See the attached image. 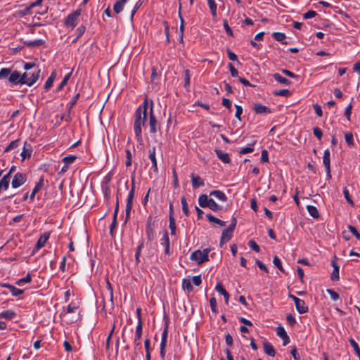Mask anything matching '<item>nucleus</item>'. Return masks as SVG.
Segmentation results:
<instances>
[{"label": "nucleus", "mask_w": 360, "mask_h": 360, "mask_svg": "<svg viewBox=\"0 0 360 360\" xmlns=\"http://www.w3.org/2000/svg\"><path fill=\"white\" fill-rule=\"evenodd\" d=\"M131 187L129 192L127 199V203H126V209H125V223L128 221L130 217V213L131 208L133 207V200L135 195V176L134 174L131 175Z\"/></svg>", "instance_id": "f257e3e1"}, {"label": "nucleus", "mask_w": 360, "mask_h": 360, "mask_svg": "<svg viewBox=\"0 0 360 360\" xmlns=\"http://www.w3.org/2000/svg\"><path fill=\"white\" fill-rule=\"evenodd\" d=\"M210 252V248H205L202 251L198 250L194 251L190 256V259L192 261L197 262L198 265L209 261V253Z\"/></svg>", "instance_id": "f03ea898"}, {"label": "nucleus", "mask_w": 360, "mask_h": 360, "mask_svg": "<svg viewBox=\"0 0 360 360\" xmlns=\"http://www.w3.org/2000/svg\"><path fill=\"white\" fill-rule=\"evenodd\" d=\"M26 77V74L20 75V73L17 70H15L13 72L11 71L10 76L8 77V82L14 85L20 84L32 86L33 85V80L29 82L27 80L23 81V79H25Z\"/></svg>", "instance_id": "7ed1b4c3"}, {"label": "nucleus", "mask_w": 360, "mask_h": 360, "mask_svg": "<svg viewBox=\"0 0 360 360\" xmlns=\"http://www.w3.org/2000/svg\"><path fill=\"white\" fill-rule=\"evenodd\" d=\"M143 117H141V114H136L134 124V129L136 134V137L137 141H141L142 139V131L141 127L144 125L145 122L147 119V114H143Z\"/></svg>", "instance_id": "20e7f679"}, {"label": "nucleus", "mask_w": 360, "mask_h": 360, "mask_svg": "<svg viewBox=\"0 0 360 360\" xmlns=\"http://www.w3.org/2000/svg\"><path fill=\"white\" fill-rule=\"evenodd\" d=\"M155 221L153 219L151 216H149L147 219L146 224V233L147 235V238L149 241H152L154 240L155 236Z\"/></svg>", "instance_id": "39448f33"}, {"label": "nucleus", "mask_w": 360, "mask_h": 360, "mask_svg": "<svg viewBox=\"0 0 360 360\" xmlns=\"http://www.w3.org/2000/svg\"><path fill=\"white\" fill-rule=\"evenodd\" d=\"M81 9H77L74 12L70 13L65 20V25L70 27L72 29H74L77 25L78 18L81 15Z\"/></svg>", "instance_id": "423d86ee"}, {"label": "nucleus", "mask_w": 360, "mask_h": 360, "mask_svg": "<svg viewBox=\"0 0 360 360\" xmlns=\"http://www.w3.org/2000/svg\"><path fill=\"white\" fill-rule=\"evenodd\" d=\"M24 69L27 71H32L33 84L38 80L41 70L37 65L34 63H26L24 65Z\"/></svg>", "instance_id": "0eeeda50"}, {"label": "nucleus", "mask_w": 360, "mask_h": 360, "mask_svg": "<svg viewBox=\"0 0 360 360\" xmlns=\"http://www.w3.org/2000/svg\"><path fill=\"white\" fill-rule=\"evenodd\" d=\"M153 112V101L148 100L147 97L145 98L143 103L136 110V112Z\"/></svg>", "instance_id": "6e6552de"}, {"label": "nucleus", "mask_w": 360, "mask_h": 360, "mask_svg": "<svg viewBox=\"0 0 360 360\" xmlns=\"http://www.w3.org/2000/svg\"><path fill=\"white\" fill-rule=\"evenodd\" d=\"M120 195V193L117 191V195H116V205H115V210H114V213H113V219H112V224L110 226V233L111 236L113 235V230L117 226V214H118V211H119V196Z\"/></svg>", "instance_id": "1a4fd4ad"}, {"label": "nucleus", "mask_w": 360, "mask_h": 360, "mask_svg": "<svg viewBox=\"0 0 360 360\" xmlns=\"http://www.w3.org/2000/svg\"><path fill=\"white\" fill-rule=\"evenodd\" d=\"M26 181V176L20 172L16 173L11 182L12 187L17 188L23 185Z\"/></svg>", "instance_id": "9d476101"}, {"label": "nucleus", "mask_w": 360, "mask_h": 360, "mask_svg": "<svg viewBox=\"0 0 360 360\" xmlns=\"http://www.w3.org/2000/svg\"><path fill=\"white\" fill-rule=\"evenodd\" d=\"M0 286L1 288H8L10 290V292H11L12 295L14 297L23 294V292H24L23 290L17 288L15 286L11 285V284H8V283H1Z\"/></svg>", "instance_id": "9b49d317"}, {"label": "nucleus", "mask_w": 360, "mask_h": 360, "mask_svg": "<svg viewBox=\"0 0 360 360\" xmlns=\"http://www.w3.org/2000/svg\"><path fill=\"white\" fill-rule=\"evenodd\" d=\"M336 259L337 257L335 256L333 259L331 261V265L333 268V270L330 275V279L333 281L339 280V266L336 263Z\"/></svg>", "instance_id": "f8f14e48"}, {"label": "nucleus", "mask_w": 360, "mask_h": 360, "mask_svg": "<svg viewBox=\"0 0 360 360\" xmlns=\"http://www.w3.org/2000/svg\"><path fill=\"white\" fill-rule=\"evenodd\" d=\"M296 309L300 314H304L308 311L309 309L305 302L301 299L296 300L295 303Z\"/></svg>", "instance_id": "ddd939ff"}, {"label": "nucleus", "mask_w": 360, "mask_h": 360, "mask_svg": "<svg viewBox=\"0 0 360 360\" xmlns=\"http://www.w3.org/2000/svg\"><path fill=\"white\" fill-rule=\"evenodd\" d=\"M192 186L194 189L199 188L200 186H203L205 185L204 181L197 175L194 174H191V175Z\"/></svg>", "instance_id": "4468645a"}, {"label": "nucleus", "mask_w": 360, "mask_h": 360, "mask_svg": "<svg viewBox=\"0 0 360 360\" xmlns=\"http://www.w3.org/2000/svg\"><path fill=\"white\" fill-rule=\"evenodd\" d=\"M233 231L228 229H225L222 231L221 237L220 239V246H222L225 243L230 240L232 238Z\"/></svg>", "instance_id": "2eb2a0df"}, {"label": "nucleus", "mask_w": 360, "mask_h": 360, "mask_svg": "<svg viewBox=\"0 0 360 360\" xmlns=\"http://www.w3.org/2000/svg\"><path fill=\"white\" fill-rule=\"evenodd\" d=\"M49 236H50L49 233H47V232L44 233V234L41 235L40 236V238L38 239L36 246H35V248L37 250H39L41 248H43L45 245L48 239L49 238Z\"/></svg>", "instance_id": "dca6fc26"}, {"label": "nucleus", "mask_w": 360, "mask_h": 360, "mask_svg": "<svg viewBox=\"0 0 360 360\" xmlns=\"http://www.w3.org/2000/svg\"><path fill=\"white\" fill-rule=\"evenodd\" d=\"M149 158L152 162V169L155 172H158L157 160L155 158V147H153L149 150Z\"/></svg>", "instance_id": "f3484780"}, {"label": "nucleus", "mask_w": 360, "mask_h": 360, "mask_svg": "<svg viewBox=\"0 0 360 360\" xmlns=\"http://www.w3.org/2000/svg\"><path fill=\"white\" fill-rule=\"evenodd\" d=\"M217 158L222 161L224 163L229 164L231 162V158H229V155L226 153H224L222 150L219 149L214 150Z\"/></svg>", "instance_id": "a211bd4d"}, {"label": "nucleus", "mask_w": 360, "mask_h": 360, "mask_svg": "<svg viewBox=\"0 0 360 360\" xmlns=\"http://www.w3.org/2000/svg\"><path fill=\"white\" fill-rule=\"evenodd\" d=\"M215 290L219 292L220 294H221L224 297V300H225V303L226 304H228L229 302V292L225 290V288H224L222 283L221 282L218 283L215 287Z\"/></svg>", "instance_id": "6ab92c4d"}, {"label": "nucleus", "mask_w": 360, "mask_h": 360, "mask_svg": "<svg viewBox=\"0 0 360 360\" xmlns=\"http://www.w3.org/2000/svg\"><path fill=\"white\" fill-rule=\"evenodd\" d=\"M181 4H180L179 8V17L181 20V25H180V27H179V41L181 42H182L183 37H184V18L181 13Z\"/></svg>", "instance_id": "aec40b11"}, {"label": "nucleus", "mask_w": 360, "mask_h": 360, "mask_svg": "<svg viewBox=\"0 0 360 360\" xmlns=\"http://www.w3.org/2000/svg\"><path fill=\"white\" fill-rule=\"evenodd\" d=\"M181 4H180L179 8V17L181 20V25H180V27H179V41L181 42H182L183 37H184V18L181 13Z\"/></svg>", "instance_id": "412c9836"}, {"label": "nucleus", "mask_w": 360, "mask_h": 360, "mask_svg": "<svg viewBox=\"0 0 360 360\" xmlns=\"http://www.w3.org/2000/svg\"><path fill=\"white\" fill-rule=\"evenodd\" d=\"M264 351L270 356L274 357L276 355V351L272 345L268 342L264 343Z\"/></svg>", "instance_id": "4be33fe9"}, {"label": "nucleus", "mask_w": 360, "mask_h": 360, "mask_svg": "<svg viewBox=\"0 0 360 360\" xmlns=\"http://www.w3.org/2000/svg\"><path fill=\"white\" fill-rule=\"evenodd\" d=\"M44 185V179L42 177L40 178L39 182L35 185L34 189L32 190L30 198L32 200L34 198V196L37 193H38Z\"/></svg>", "instance_id": "5701e85b"}, {"label": "nucleus", "mask_w": 360, "mask_h": 360, "mask_svg": "<svg viewBox=\"0 0 360 360\" xmlns=\"http://www.w3.org/2000/svg\"><path fill=\"white\" fill-rule=\"evenodd\" d=\"M210 198L206 194H202L198 198V203L201 207H207Z\"/></svg>", "instance_id": "b1692460"}, {"label": "nucleus", "mask_w": 360, "mask_h": 360, "mask_svg": "<svg viewBox=\"0 0 360 360\" xmlns=\"http://www.w3.org/2000/svg\"><path fill=\"white\" fill-rule=\"evenodd\" d=\"M158 121L154 114H150V131L153 134L157 132Z\"/></svg>", "instance_id": "393cba45"}, {"label": "nucleus", "mask_w": 360, "mask_h": 360, "mask_svg": "<svg viewBox=\"0 0 360 360\" xmlns=\"http://www.w3.org/2000/svg\"><path fill=\"white\" fill-rule=\"evenodd\" d=\"M15 316H16V314L13 310H6V311H2L0 314V318L8 319V320H12Z\"/></svg>", "instance_id": "a878e982"}, {"label": "nucleus", "mask_w": 360, "mask_h": 360, "mask_svg": "<svg viewBox=\"0 0 360 360\" xmlns=\"http://www.w3.org/2000/svg\"><path fill=\"white\" fill-rule=\"evenodd\" d=\"M210 195L216 197L217 198L223 202H226L227 200L226 195L224 194V193L219 190L212 191L210 192Z\"/></svg>", "instance_id": "bb28decb"}, {"label": "nucleus", "mask_w": 360, "mask_h": 360, "mask_svg": "<svg viewBox=\"0 0 360 360\" xmlns=\"http://www.w3.org/2000/svg\"><path fill=\"white\" fill-rule=\"evenodd\" d=\"M206 217L207 218L208 221L211 223H215L218 225H219L220 226H224L226 225V222L214 217L212 214H206Z\"/></svg>", "instance_id": "cd10ccee"}, {"label": "nucleus", "mask_w": 360, "mask_h": 360, "mask_svg": "<svg viewBox=\"0 0 360 360\" xmlns=\"http://www.w3.org/2000/svg\"><path fill=\"white\" fill-rule=\"evenodd\" d=\"M32 151V150L31 146L30 145L27 146L26 144H25L22 151L21 152V154H20V155L22 158V160L27 158H30L31 156Z\"/></svg>", "instance_id": "c85d7f7f"}, {"label": "nucleus", "mask_w": 360, "mask_h": 360, "mask_svg": "<svg viewBox=\"0 0 360 360\" xmlns=\"http://www.w3.org/2000/svg\"><path fill=\"white\" fill-rule=\"evenodd\" d=\"M273 77L276 81L284 85H289L291 83L289 79L282 77L278 73L274 74Z\"/></svg>", "instance_id": "c756f323"}, {"label": "nucleus", "mask_w": 360, "mask_h": 360, "mask_svg": "<svg viewBox=\"0 0 360 360\" xmlns=\"http://www.w3.org/2000/svg\"><path fill=\"white\" fill-rule=\"evenodd\" d=\"M307 210L309 214L314 219H318L319 217V212L317 208L313 205H307Z\"/></svg>", "instance_id": "7c9ffc66"}, {"label": "nucleus", "mask_w": 360, "mask_h": 360, "mask_svg": "<svg viewBox=\"0 0 360 360\" xmlns=\"http://www.w3.org/2000/svg\"><path fill=\"white\" fill-rule=\"evenodd\" d=\"M323 162L325 166V168L330 167V150L329 149H326L324 150L323 157Z\"/></svg>", "instance_id": "2f4dec72"}, {"label": "nucleus", "mask_w": 360, "mask_h": 360, "mask_svg": "<svg viewBox=\"0 0 360 360\" xmlns=\"http://www.w3.org/2000/svg\"><path fill=\"white\" fill-rule=\"evenodd\" d=\"M182 288L184 290H186L188 292H191L193 290V287L189 279L184 278L182 281Z\"/></svg>", "instance_id": "473e14b6"}, {"label": "nucleus", "mask_w": 360, "mask_h": 360, "mask_svg": "<svg viewBox=\"0 0 360 360\" xmlns=\"http://www.w3.org/2000/svg\"><path fill=\"white\" fill-rule=\"evenodd\" d=\"M345 139L348 146L352 147L354 146L353 134L350 131L344 132Z\"/></svg>", "instance_id": "72a5a7b5"}, {"label": "nucleus", "mask_w": 360, "mask_h": 360, "mask_svg": "<svg viewBox=\"0 0 360 360\" xmlns=\"http://www.w3.org/2000/svg\"><path fill=\"white\" fill-rule=\"evenodd\" d=\"M253 109L255 112H270L269 110L264 105H262L259 103H255L253 106Z\"/></svg>", "instance_id": "f704fd0d"}, {"label": "nucleus", "mask_w": 360, "mask_h": 360, "mask_svg": "<svg viewBox=\"0 0 360 360\" xmlns=\"http://www.w3.org/2000/svg\"><path fill=\"white\" fill-rule=\"evenodd\" d=\"M256 143V141H252L251 143H248V146L245 148H243L240 151V154H246L249 153H252L254 150L253 146Z\"/></svg>", "instance_id": "c9c22d12"}, {"label": "nucleus", "mask_w": 360, "mask_h": 360, "mask_svg": "<svg viewBox=\"0 0 360 360\" xmlns=\"http://www.w3.org/2000/svg\"><path fill=\"white\" fill-rule=\"evenodd\" d=\"M214 212H217L222 210V207L219 205L212 198L209 201V206L207 207Z\"/></svg>", "instance_id": "e433bc0d"}, {"label": "nucleus", "mask_w": 360, "mask_h": 360, "mask_svg": "<svg viewBox=\"0 0 360 360\" xmlns=\"http://www.w3.org/2000/svg\"><path fill=\"white\" fill-rule=\"evenodd\" d=\"M55 77H56V73L53 72V73H51L50 77L47 79V80L46 81V83L44 84L45 90H46V91L49 90L53 86Z\"/></svg>", "instance_id": "4c0bfd02"}, {"label": "nucleus", "mask_w": 360, "mask_h": 360, "mask_svg": "<svg viewBox=\"0 0 360 360\" xmlns=\"http://www.w3.org/2000/svg\"><path fill=\"white\" fill-rule=\"evenodd\" d=\"M207 3L209 5V8L211 11L212 16L213 18L217 17V4L214 2V0H207Z\"/></svg>", "instance_id": "58836bf2"}, {"label": "nucleus", "mask_w": 360, "mask_h": 360, "mask_svg": "<svg viewBox=\"0 0 360 360\" xmlns=\"http://www.w3.org/2000/svg\"><path fill=\"white\" fill-rule=\"evenodd\" d=\"M32 281V276L30 273H28L25 277L22 278H20L19 280H18L16 282H15V284L17 285H19L20 286L22 285V283H30Z\"/></svg>", "instance_id": "ea45409f"}, {"label": "nucleus", "mask_w": 360, "mask_h": 360, "mask_svg": "<svg viewBox=\"0 0 360 360\" xmlns=\"http://www.w3.org/2000/svg\"><path fill=\"white\" fill-rule=\"evenodd\" d=\"M181 205H182L183 212L184 213V214L186 217H188L189 216V210H188V204H187V202H186V200L185 197H182L181 198Z\"/></svg>", "instance_id": "a19ab883"}, {"label": "nucleus", "mask_w": 360, "mask_h": 360, "mask_svg": "<svg viewBox=\"0 0 360 360\" xmlns=\"http://www.w3.org/2000/svg\"><path fill=\"white\" fill-rule=\"evenodd\" d=\"M143 248V242L142 241L139 245V246L137 247L136 248V254H135V262H136V264H138L140 262V255H141V250Z\"/></svg>", "instance_id": "79ce46f5"}, {"label": "nucleus", "mask_w": 360, "mask_h": 360, "mask_svg": "<svg viewBox=\"0 0 360 360\" xmlns=\"http://www.w3.org/2000/svg\"><path fill=\"white\" fill-rule=\"evenodd\" d=\"M142 328H143V322L140 321L138 322V324L136 328L135 337L137 339H141L142 335Z\"/></svg>", "instance_id": "37998d69"}, {"label": "nucleus", "mask_w": 360, "mask_h": 360, "mask_svg": "<svg viewBox=\"0 0 360 360\" xmlns=\"http://www.w3.org/2000/svg\"><path fill=\"white\" fill-rule=\"evenodd\" d=\"M167 335H168V325L166 324V326L163 330L162 334L160 345H167Z\"/></svg>", "instance_id": "c03bdc74"}, {"label": "nucleus", "mask_w": 360, "mask_h": 360, "mask_svg": "<svg viewBox=\"0 0 360 360\" xmlns=\"http://www.w3.org/2000/svg\"><path fill=\"white\" fill-rule=\"evenodd\" d=\"M76 158H77L75 155H69L63 158V162H64V164L69 166L76 160Z\"/></svg>", "instance_id": "a18cd8bd"}, {"label": "nucleus", "mask_w": 360, "mask_h": 360, "mask_svg": "<svg viewBox=\"0 0 360 360\" xmlns=\"http://www.w3.org/2000/svg\"><path fill=\"white\" fill-rule=\"evenodd\" d=\"M11 70L10 68H4L0 70V79H5L6 77L8 78L10 76Z\"/></svg>", "instance_id": "49530a36"}, {"label": "nucleus", "mask_w": 360, "mask_h": 360, "mask_svg": "<svg viewBox=\"0 0 360 360\" xmlns=\"http://www.w3.org/2000/svg\"><path fill=\"white\" fill-rule=\"evenodd\" d=\"M124 6V5L118 0L115 3L113 10L116 13H120L123 10Z\"/></svg>", "instance_id": "de8ad7c7"}, {"label": "nucleus", "mask_w": 360, "mask_h": 360, "mask_svg": "<svg viewBox=\"0 0 360 360\" xmlns=\"http://www.w3.org/2000/svg\"><path fill=\"white\" fill-rule=\"evenodd\" d=\"M273 263L281 271L285 272V270L282 266L281 262L278 256L276 255L274 257Z\"/></svg>", "instance_id": "09e8293b"}, {"label": "nucleus", "mask_w": 360, "mask_h": 360, "mask_svg": "<svg viewBox=\"0 0 360 360\" xmlns=\"http://www.w3.org/2000/svg\"><path fill=\"white\" fill-rule=\"evenodd\" d=\"M44 43V41L42 39H37L34 41H30L25 42V44L28 46H39Z\"/></svg>", "instance_id": "8fccbe9b"}, {"label": "nucleus", "mask_w": 360, "mask_h": 360, "mask_svg": "<svg viewBox=\"0 0 360 360\" xmlns=\"http://www.w3.org/2000/svg\"><path fill=\"white\" fill-rule=\"evenodd\" d=\"M18 146V140L11 141L9 145L4 149V153H7Z\"/></svg>", "instance_id": "3c124183"}, {"label": "nucleus", "mask_w": 360, "mask_h": 360, "mask_svg": "<svg viewBox=\"0 0 360 360\" xmlns=\"http://www.w3.org/2000/svg\"><path fill=\"white\" fill-rule=\"evenodd\" d=\"M272 36L278 41H283L285 39V34L282 32H274Z\"/></svg>", "instance_id": "603ef678"}, {"label": "nucleus", "mask_w": 360, "mask_h": 360, "mask_svg": "<svg viewBox=\"0 0 360 360\" xmlns=\"http://www.w3.org/2000/svg\"><path fill=\"white\" fill-rule=\"evenodd\" d=\"M161 244L164 246L169 245V238L167 231L165 230L163 233Z\"/></svg>", "instance_id": "864d4df0"}, {"label": "nucleus", "mask_w": 360, "mask_h": 360, "mask_svg": "<svg viewBox=\"0 0 360 360\" xmlns=\"http://www.w3.org/2000/svg\"><path fill=\"white\" fill-rule=\"evenodd\" d=\"M248 246L256 252H259L260 251L259 246L257 244V243L254 240H250L248 242Z\"/></svg>", "instance_id": "5fc2aeb1"}, {"label": "nucleus", "mask_w": 360, "mask_h": 360, "mask_svg": "<svg viewBox=\"0 0 360 360\" xmlns=\"http://www.w3.org/2000/svg\"><path fill=\"white\" fill-rule=\"evenodd\" d=\"M169 227L171 230V234L175 235L176 234V224H175L174 217H171V219H169Z\"/></svg>", "instance_id": "6e6d98bb"}, {"label": "nucleus", "mask_w": 360, "mask_h": 360, "mask_svg": "<svg viewBox=\"0 0 360 360\" xmlns=\"http://www.w3.org/2000/svg\"><path fill=\"white\" fill-rule=\"evenodd\" d=\"M223 26H224V30L226 31V33L229 36L233 37V32H232L231 27H229L226 20H223Z\"/></svg>", "instance_id": "4d7b16f0"}, {"label": "nucleus", "mask_w": 360, "mask_h": 360, "mask_svg": "<svg viewBox=\"0 0 360 360\" xmlns=\"http://www.w3.org/2000/svg\"><path fill=\"white\" fill-rule=\"evenodd\" d=\"M326 292L328 294L330 295L331 299L334 301L338 300L340 298L338 293L334 291L333 290L327 289Z\"/></svg>", "instance_id": "13d9d810"}, {"label": "nucleus", "mask_w": 360, "mask_h": 360, "mask_svg": "<svg viewBox=\"0 0 360 360\" xmlns=\"http://www.w3.org/2000/svg\"><path fill=\"white\" fill-rule=\"evenodd\" d=\"M210 307L212 309V311L214 314L217 313V300L215 297H212L210 300Z\"/></svg>", "instance_id": "bf43d9fd"}, {"label": "nucleus", "mask_w": 360, "mask_h": 360, "mask_svg": "<svg viewBox=\"0 0 360 360\" xmlns=\"http://www.w3.org/2000/svg\"><path fill=\"white\" fill-rule=\"evenodd\" d=\"M313 133L314 134V136L319 139V140H321L322 136H323V132L321 131V129L316 127H314L313 129Z\"/></svg>", "instance_id": "052dcab7"}, {"label": "nucleus", "mask_w": 360, "mask_h": 360, "mask_svg": "<svg viewBox=\"0 0 360 360\" xmlns=\"http://www.w3.org/2000/svg\"><path fill=\"white\" fill-rule=\"evenodd\" d=\"M348 229H349L351 233L356 238V239L360 240V234L356 230V229L352 225H349Z\"/></svg>", "instance_id": "680f3d73"}, {"label": "nucleus", "mask_w": 360, "mask_h": 360, "mask_svg": "<svg viewBox=\"0 0 360 360\" xmlns=\"http://www.w3.org/2000/svg\"><path fill=\"white\" fill-rule=\"evenodd\" d=\"M127 167H129L131 165V153L129 150H126V162Z\"/></svg>", "instance_id": "e2e57ef3"}, {"label": "nucleus", "mask_w": 360, "mask_h": 360, "mask_svg": "<svg viewBox=\"0 0 360 360\" xmlns=\"http://www.w3.org/2000/svg\"><path fill=\"white\" fill-rule=\"evenodd\" d=\"M276 333L281 339L285 335H287V333L284 328L281 326L277 328Z\"/></svg>", "instance_id": "0e129e2a"}, {"label": "nucleus", "mask_w": 360, "mask_h": 360, "mask_svg": "<svg viewBox=\"0 0 360 360\" xmlns=\"http://www.w3.org/2000/svg\"><path fill=\"white\" fill-rule=\"evenodd\" d=\"M79 93H77L76 95L74 96V97L72 98L71 101L69 103L68 105H70L69 110L72 109V108L76 104L79 98Z\"/></svg>", "instance_id": "69168bd1"}, {"label": "nucleus", "mask_w": 360, "mask_h": 360, "mask_svg": "<svg viewBox=\"0 0 360 360\" xmlns=\"http://www.w3.org/2000/svg\"><path fill=\"white\" fill-rule=\"evenodd\" d=\"M78 309V306L75 303H70L67 308V313L75 312Z\"/></svg>", "instance_id": "338daca9"}, {"label": "nucleus", "mask_w": 360, "mask_h": 360, "mask_svg": "<svg viewBox=\"0 0 360 360\" xmlns=\"http://www.w3.org/2000/svg\"><path fill=\"white\" fill-rule=\"evenodd\" d=\"M261 161H262V162H269L268 152L265 149L262 150Z\"/></svg>", "instance_id": "774afa93"}]
</instances>
